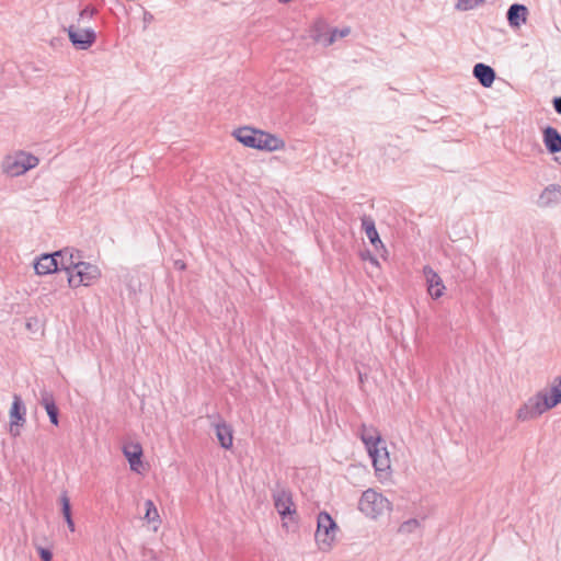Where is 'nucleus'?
Returning <instances> with one entry per match:
<instances>
[{
    "instance_id": "nucleus-7",
    "label": "nucleus",
    "mask_w": 561,
    "mask_h": 561,
    "mask_svg": "<svg viewBox=\"0 0 561 561\" xmlns=\"http://www.w3.org/2000/svg\"><path fill=\"white\" fill-rule=\"evenodd\" d=\"M339 527L330 514L321 512L317 518L316 542L321 551H330L335 542Z\"/></svg>"
},
{
    "instance_id": "nucleus-31",
    "label": "nucleus",
    "mask_w": 561,
    "mask_h": 561,
    "mask_svg": "<svg viewBox=\"0 0 561 561\" xmlns=\"http://www.w3.org/2000/svg\"><path fill=\"white\" fill-rule=\"evenodd\" d=\"M175 266H176L179 270H184V268H185V264H184V262H182V261H176V262H175Z\"/></svg>"
},
{
    "instance_id": "nucleus-30",
    "label": "nucleus",
    "mask_w": 561,
    "mask_h": 561,
    "mask_svg": "<svg viewBox=\"0 0 561 561\" xmlns=\"http://www.w3.org/2000/svg\"><path fill=\"white\" fill-rule=\"evenodd\" d=\"M554 110L561 114V96L553 100Z\"/></svg>"
},
{
    "instance_id": "nucleus-24",
    "label": "nucleus",
    "mask_w": 561,
    "mask_h": 561,
    "mask_svg": "<svg viewBox=\"0 0 561 561\" xmlns=\"http://www.w3.org/2000/svg\"><path fill=\"white\" fill-rule=\"evenodd\" d=\"M420 527V522L415 518H411V519H408L405 522H403L398 531L400 534H411L413 531H415L417 528Z\"/></svg>"
},
{
    "instance_id": "nucleus-19",
    "label": "nucleus",
    "mask_w": 561,
    "mask_h": 561,
    "mask_svg": "<svg viewBox=\"0 0 561 561\" xmlns=\"http://www.w3.org/2000/svg\"><path fill=\"white\" fill-rule=\"evenodd\" d=\"M215 432L220 446L225 449H229L233 440L231 427L225 422L217 423L215 425Z\"/></svg>"
},
{
    "instance_id": "nucleus-6",
    "label": "nucleus",
    "mask_w": 561,
    "mask_h": 561,
    "mask_svg": "<svg viewBox=\"0 0 561 561\" xmlns=\"http://www.w3.org/2000/svg\"><path fill=\"white\" fill-rule=\"evenodd\" d=\"M38 163L39 159L36 156L23 150H19L5 156L3 158L1 168L4 174L14 178L36 168Z\"/></svg>"
},
{
    "instance_id": "nucleus-22",
    "label": "nucleus",
    "mask_w": 561,
    "mask_h": 561,
    "mask_svg": "<svg viewBox=\"0 0 561 561\" xmlns=\"http://www.w3.org/2000/svg\"><path fill=\"white\" fill-rule=\"evenodd\" d=\"M59 502H60V505H61V512H62L64 518H65V520L67 523V526H68L69 530L70 531H75V523H73L72 517H71L70 501H69V497H68L66 492H64L60 495Z\"/></svg>"
},
{
    "instance_id": "nucleus-5",
    "label": "nucleus",
    "mask_w": 561,
    "mask_h": 561,
    "mask_svg": "<svg viewBox=\"0 0 561 561\" xmlns=\"http://www.w3.org/2000/svg\"><path fill=\"white\" fill-rule=\"evenodd\" d=\"M358 510L366 517L378 519L392 511V504L382 493L367 489L358 501Z\"/></svg>"
},
{
    "instance_id": "nucleus-4",
    "label": "nucleus",
    "mask_w": 561,
    "mask_h": 561,
    "mask_svg": "<svg viewBox=\"0 0 561 561\" xmlns=\"http://www.w3.org/2000/svg\"><path fill=\"white\" fill-rule=\"evenodd\" d=\"M95 14V10L90 7H85L79 13V18L76 24H71L67 28V33L72 45L78 49L90 48L95 39V32L90 26H82L81 21L84 19L91 20Z\"/></svg>"
},
{
    "instance_id": "nucleus-11",
    "label": "nucleus",
    "mask_w": 561,
    "mask_h": 561,
    "mask_svg": "<svg viewBox=\"0 0 561 561\" xmlns=\"http://www.w3.org/2000/svg\"><path fill=\"white\" fill-rule=\"evenodd\" d=\"M426 284L427 291L432 298L437 299L444 295L445 285L440 276L430 266H425L423 270Z\"/></svg>"
},
{
    "instance_id": "nucleus-32",
    "label": "nucleus",
    "mask_w": 561,
    "mask_h": 561,
    "mask_svg": "<svg viewBox=\"0 0 561 561\" xmlns=\"http://www.w3.org/2000/svg\"><path fill=\"white\" fill-rule=\"evenodd\" d=\"M88 21H90V20H89V19H84V20H82V21H81V25H82V26H88V25H87V22H88Z\"/></svg>"
},
{
    "instance_id": "nucleus-26",
    "label": "nucleus",
    "mask_w": 561,
    "mask_h": 561,
    "mask_svg": "<svg viewBox=\"0 0 561 561\" xmlns=\"http://www.w3.org/2000/svg\"><path fill=\"white\" fill-rule=\"evenodd\" d=\"M41 404L45 408V410L50 408V405H56L53 394L48 391H43Z\"/></svg>"
},
{
    "instance_id": "nucleus-17",
    "label": "nucleus",
    "mask_w": 561,
    "mask_h": 561,
    "mask_svg": "<svg viewBox=\"0 0 561 561\" xmlns=\"http://www.w3.org/2000/svg\"><path fill=\"white\" fill-rule=\"evenodd\" d=\"M362 227L369 239L370 243L374 245L376 250L385 249L382 241L379 238L378 231L375 227V221L368 217L364 216L362 218Z\"/></svg>"
},
{
    "instance_id": "nucleus-25",
    "label": "nucleus",
    "mask_w": 561,
    "mask_h": 561,
    "mask_svg": "<svg viewBox=\"0 0 561 561\" xmlns=\"http://www.w3.org/2000/svg\"><path fill=\"white\" fill-rule=\"evenodd\" d=\"M484 0H458L456 8L458 10L467 11L471 10L478 4L482 3Z\"/></svg>"
},
{
    "instance_id": "nucleus-23",
    "label": "nucleus",
    "mask_w": 561,
    "mask_h": 561,
    "mask_svg": "<svg viewBox=\"0 0 561 561\" xmlns=\"http://www.w3.org/2000/svg\"><path fill=\"white\" fill-rule=\"evenodd\" d=\"M350 34V28L345 27L343 30L334 28L329 36L319 35L317 37V42L322 43L323 46H330L332 45L337 37L342 38Z\"/></svg>"
},
{
    "instance_id": "nucleus-21",
    "label": "nucleus",
    "mask_w": 561,
    "mask_h": 561,
    "mask_svg": "<svg viewBox=\"0 0 561 561\" xmlns=\"http://www.w3.org/2000/svg\"><path fill=\"white\" fill-rule=\"evenodd\" d=\"M145 506H146V513H145L144 518H145V520H147L148 524L152 525V530L157 531L161 525V518H160L159 512H158L154 503L151 500H147L145 502Z\"/></svg>"
},
{
    "instance_id": "nucleus-16",
    "label": "nucleus",
    "mask_w": 561,
    "mask_h": 561,
    "mask_svg": "<svg viewBox=\"0 0 561 561\" xmlns=\"http://www.w3.org/2000/svg\"><path fill=\"white\" fill-rule=\"evenodd\" d=\"M38 275H46L58 271V260L54 254H44L34 265Z\"/></svg>"
},
{
    "instance_id": "nucleus-14",
    "label": "nucleus",
    "mask_w": 561,
    "mask_h": 561,
    "mask_svg": "<svg viewBox=\"0 0 561 561\" xmlns=\"http://www.w3.org/2000/svg\"><path fill=\"white\" fill-rule=\"evenodd\" d=\"M542 141L550 153L561 151V134L551 126L543 129Z\"/></svg>"
},
{
    "instance_id": "nucleus-18",
    "label": "nucleus",
    "mask_w": 561,
    "mask_h": 561,
    "mask_svg": "<svg viewBox=\"0 0 561 561\" xmlns=\"http://www.w3.org/2000/svg\"><path fill=\"white\" fill-rule=\"evenodd\" d=\"M473 76L485 88L491 87L495 79L494 70L484 64H477L473 67Z\"/></svg>"
},
{
    "instance_id": "nucleus-15",
    "label": "nucleus",
    "mask_w": 561,
    "mask_h": 561,
    "mask_svg": "<svg viewBox=\"0 0 561 561\" xmlns=\"http://www.w3.org/2000/svg\"><path fill=\"white\" fill-rule=\"evenodd\" d=\"M528 9L523 4H512L507 11V21L512 27H519L527 22Z\"/></svg>"
},
{
    "instance_id": "nucleus-1",
    "label": "nucleus",
    "mask_w": 561,
    "mask_h": 561,
    "mask_svg": "<svg viewBox=\"0 0 561 561\" xmlns=\"http://www.w3.org/2000/svg\"><path fill=\"white\" fill-rule=\"evenodd\" d=\"M561 403V376L549 388H543L529 397L516 411V420L527 422L536 420Z\"/></svg>"
},
{
    "instance_id": "nucleus-29",
    "label": "nucleus",
    "mask_w": 561,
    "mask_h": 561,
    "mask_svg": "<svg viewBox=\"0 0 561 561\" xmlns=\"http://www.w3.org/2000/svg\"><path fill=\"white\" fill-rule=\"evenodd\" d=\"M360 257L364 261H370L371 263L377 264V260L371 255L369 251L362 252Z\"/></svg>"
},
{
    "instance_id": "nucleus-28",
    "label": "nucleus",
    "mask_w": 561,
    "mask_h": 561,
    "mask_svg": "<svg viewBox=\"0 0 561 561\" xmlns=\"http://www.w3.org/2000/svg\"><path fill=\"white\" fill-rule=\"evenodd\" d=\"M38 552L43 561H51L53 554L48 549L39 548Z\"/></svg>"
},
{
    "instance_id": "nucleus-3",
    "label": "nucleus",
    "mask_w": 561,
    "mask_h": 561,
    "mask_svg": "<svg viewBox=\"0 0 561 561\" xmlns=\"http://www.w3.org/2000/svg\"><path fill=\"white\" fill-rule=\"evenodd\" d=\"M359 436L373 460L375 470L377 472H383L390 469L389 453L378 430L374 426L363 424Z\"/></svg>"
},
{
    "instance_id": "nucleus-8",
    "label": "nucleus",
    "mask_w": 561,
    "mask_h": 561,
    "mask_svg": "<svg viewBox=\"0 0 561 561\" xmlns=\"http://www.w3.org/2000/svg\"><path fill=\"white\" fill-rule=\"evenodd\" d=\"M101 276L100 268L91 263L78 261L73 272H70L68 283L71 287L89 286Z\"/></svg>"
},
{
    "instance_id": "nucleus-10",
    "label": "nucleus",
    "mask_w": 561,
    "mask_h": 561,
    "mask_svg": "<svg viewBox=\"0 0 561 561\" xmlns=\"http://www.w3.org/2000/svg\"><path fill=\"white\" fill-rule=\"evenodd\" d=\"M274 506L282 517L295 513L291 494L285 489H277L273 492Z\"/></svg>"
},
{
    "instance_id": "nucleus-12",
    "label": "nucleus",
    "mask_w": 561,
    "mask_h": 561,
    "mask_svg": "<svg viewBox=\"0 0 561 561\" xmlns=\"http://www.w3.org/2000/svg\"><path fill=\"white\" fill-rule=\"evenodd\" d=\"M55 255L58 260V270H65L68 273V276L70 275V272L75 271L78 261L81 259L78 251L70 249H64L55 252Z\"/></svg>"
},
{
    "instance_id": "nucleus-13",
    "label": "nucleus",
    "mask_w": 561,
    "mask_h": 561,
    "mask_svg": "<svg viewBox=\"0 0 561 561\" xmlns=\"http://www.w3.org/2000/svg\"><path fill=\"white\" fill-rule=\"evenodd\" d=\"M123 453L127 458L130 469L135 472H140V468L142 467L141 456L142 448L138 443H129L126 444L123 448Z\"/></svg>"
},
{
    "instance_id": "nucleus-27",
    "label": "nucleus",
    "mask_w": 561,
    "mask_h": 561,
    "mask_svg": "<svg viewBox=\"0 0 561 561\" xmlns=\"http://www.w3.org/2000/svg\"><path fill=\"white\" fill-rule=\"evenodd\" d=\"M46 412L49 416V420L53 424L58 425V409L56 405H50V408L46 409Z\"/></svg>"
},
{
    "instance_id": "nucleus-20",
    "label": "nucleus",
    "mask_w": 561,
    "mask_h": 561,
    "mask_svg": "<svg viewBox=\"0 0 561 561\" xmlns=\"http://www.w3.org/2000/svg\"><path fill=\"white\" fill-rule=\"evenodd\" d=\"M561 195L560 185L552 184L543 190V192L539 196V205L540 206H549L552 203H557Z\"/></svg>"
},
{
    "instance_id": "nucleus-2",
    "label": "nucleus",
    "mask_w": 561,
    "mask_h": 561,
    "mask_svg": "<svg viewBox=\"0 0 561 561\" xmlns=\"http://www.w3.org/2000/svg\"><path fill=\"white\" fill-rule=\"evenodd\" d=\"M233 136L245 147L268 152L283 150L286 146L285 141L276 135L248 126L236 129Z\"/></svg>"
},
{
    "instance_id": "nucleus-9",
    "label": "nucleus",
    "mask_w": 561,
    "mask_h": 561,
    "mask_svg": "<svg viewBox=\"0 0 561 561\" xmlns=\"http://www.w3.org/2000/svg\"><path fill=\"white\" fill-rule=\"evenodd\" d=\"M25 407L20 398V396H13V402L9 412L10 416V432L16 436L19 435V431H14V427L23 426L25 423Z\"/></svg>"
}]
</instances>
